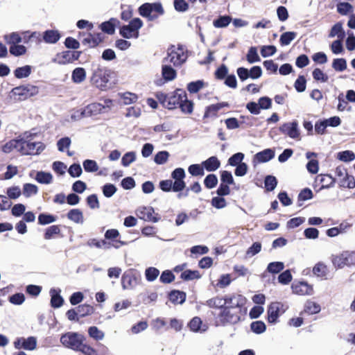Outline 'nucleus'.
<instances>
[{
  "instance_id": "21",
  "label": "nucleus",
  "mask_w": 355,
  "mask_h": 355,
  "mask_svg": "<svg viewBox=\"0 0 355 355\" xmlns=\"http://www.w3.org/2000/svg\"><path fill=\"white\" fill-rule=\"evenodd\" d=\"M60 37L61 35L57 30H47L43 33V40L48 44L56 43Z\"/></svg>"
},
{
  "instance_id": "18",
  "label": "nucleus",
  "mask_w": 355,
  "mask_h": 355,
  "mask_svg": "<svg viewBox=\"0 0 355 355\" xmlns=\"http://www.w3.org/2000/svg\"><path fill=\"white\" fill-rule=\"evenodd\" d=\"M275 157V151L270 148L265 149L254 155V160L259 163L267 162Z\"/></svg>"
},
{
  "instance_id": "14",
  "label": "nucleus",
  "mask_w": 355,
  "mask_h": 355,
  "mask_svg": "<svg viewBox=\"0 0 355 355\" xmlns=\"http://www.w3.org/2000/svg\"><path fill=\"white\" fill-rule=\"evenodd\" d=\"M284 306L280 302H272L268 309V320L270 323L277 322L279 316L285 311L283 309Z\"/></svg>"
},
{
  "instance_id": "36",
  "label": "nucleus",
  "mask_w": 355,
  "mask_h": 355,
  "mask_svg": "<svg viewBox=\"0 0 355 355\" xmlns=\"http://www.w3.org/2000/svg\"><path fill=\"white\" fill-rule=\"evenodd\" d=\"M179 107L184 114H191L193 112V103L187 99V94H185V97L182 98Z\"/></svg>"
},
{
  "instance_id": "38",
  "label": "nucleus",
  "mask_w": 355,
  "mask_h": 355,
  "mask_svg": "<svg viewBox=\"0 0 355 355\" xmlns=\"http://www.w3.org/2000/svg\"><path fill=\"white\" fill-rule=\"evenodd\" d=\"M31 67L29 65L18 67L14 71L15 76L17 78H26L31 74Z\"/></svg>"
},
{
  "instance_id": "7",
  "label": "nucleus",
  "mask_w": 355,
  "mask_h": 355,
  "mask_svg": "<svg viewBox=\"0 0 355 355\" xmlns=\"http://www.w3.org/2000/svg\"><path fill=\"white\" fill-rule=\"evenodd\" d=\"M38 88L32 85L16 87L11 90V94L17 101H24L38 94Z\"/></svg>"
},
{
  "instance_id": "58",
  "label": "nucleus",
  "mask_w": 355,
  "mask_h": 355,
  "mask_svg": "<svg viewBox=\"0 0 355 355\" xmlns=\"http://www.w3.org/2000/svg\"><path fill=\"white\" fill-rule=\"evenodd\" d=\"M337 11L340 15H345L353 11V7L349 3H338L337 4Z\"/></svg>"
},
{
  "instance_id": "37",
  "label": "nucleus",
  "mask_w": 355,
  "mask_h": 355,
  "mask_svg": "<svg viewBox=\"0 0 355 355\" xmlns=\"http://www.w3.org/2000/svg\"><path fill=\"white\" fill-rule=\"evenodd\" d=\"M297 33L295 32H286L284 33L279 39V42L282 46H287L296 37Z\"/></svg>"
},
{
  "instance_id": "12",
  "label": "nucleus",
  "mask_w": 355,
  "mask_h": 355,
  "mask_svg": "<svg viewBox=\"0 0 355 355\" xmlns=\"http://www.w3.org/2000/svg\"><path fill=\"white\" fill-rule=\"evenodd\" d=\"M21 151L22 155H37L42 151L44 146L42 142H29L21 139Z\"/></svg>"
},
{
  "instance_id": "19",
  "label": "nucleus",
  "mask_w": 355,
  "mask_h": 355,
  "mask_svg": "<svg viewBox=\"0 0 355 355\" xmlns=\"http://www.w3.org/2000/svg\"><path fill=\"white\" fill-rule=\"evenodd\" d=\"M104 109L105 106L102 104L94 103L84 107V112H85L86 116L89 117L100 114Z\"/></svg>"
},
{
  "instance_id": "24",
  "label": "nucleus",
  "mask_w": 355,
  "mask_h": 355,
  "mask_svg": "<svg viewBox=\"0 0 355 355\" xmlns=\"http://www.w3.org/2000/svg\"><path fill=\"white\" fill-rule=\"evenodd\" d=\"M202 166L207 171H215L220 166V162L216 157L212 156L202 162Z\"/></svg>"
},
{
  "instance_id": "31",
  "label": "nucleus",
  "mask_w": 355,
  "mask_h": 355,
  "mask_svg": "<svg viewBox=\"0 0 355 355\" xmlns=\"http://www.w3.org/2000/svg\"><path fill=\"white\" fill-rule=\"evenodd\" d=\"M170 300L174 304H182L186 299V294L180 291H173L169 294Z\"/></svg>"
},
{
  "instance_id": "11",
  "label": "nucleus",
  "mask_w": 355,
  "mask_h": 355,
  "mask_svg": "<svg viewBox=\"0 0 355 355\" xmlns=\"http://www.w3.org/2000/svg\"><path fill=\"white\" fill-rule=\"evenodd\" d=\"M279 130L284 135L291 139L300 141L301 139L300 130L297 121L285 123L279 128Z\"/></svg>"
},
{
  "instance_id": "44",
  "label": "nucleus",
  "mask_w": 355,
  "mask_h": 355,
  "mask_svg": "<svg viewBox=\"0 0 355 355\" xmlns=\"http://www.w3.org/2000/svg\"><path fill=\"white\" fill-rule=\"evenodd\" d=\"M76 310L80 317H85L86 315L92 314L94 312L93 306L86 304L79 305L76 308Z\"/></svg>"
},
{
  "instance_id": "25",
  "label": "nucleus",
  "mask_w": 355,
  "mask_h": 355,
  "mask_svg": "<svg viewBox=\"0 0 355 355\" xmlns=\"http://www.w3.org/2000/svg\"><path fill=\"white\" fill-rule=\"evenodd\" d=\"M21 141L19 139H12L7 142L2 148V150L5 153H9L15 149L17 152L21 151Z\"/></svg>"
},
{
  "instance_id": "50",
  "label": "nucleus",
  "mask_w": 355,
  "mask_h": 355,
  "mask_svg": "<svg viewBox=\"0 0 355 355\" xmlns=\"http://www.w3.org/2000/svg\"><path fill=\"white\" fill-rule=\"evenodd\" d=\"M85 171L89 173L96 172L98 170V166L94 160L86 159L83 163Z\"/></svg>"
},
{
  "instance_id": "49",
  "label": "nucleus",
  "mask_w": 355,
  "mask_h": 355,
  "mask_svg": "<svg viewBox=\"0 0 355 355\" xmlns=\"http://www.w3.org/2000/svg\"><path fill=\"white\" fill-rule=\"evenodd\" d=\"M312 198H313V193H312L311 190L308 188L304 189L303 190L301 191V192L298 195V199H297L298 206L300 207L302 205V201L311 199Z\"/></svg>"
},
{
  "instance_id": "32",
  "label": "nucleus",
  "mask_w": 355,
  "mask_h": 355,
  "mask_svg": "<svg viewBox=\"0 0 355 355\" xmlns=\"http://www.w3.org/2000/svg\"><path fill=\"white\" fill-rule=\"evenodd\" d=\"M162 76L166 81H170L175 78L176 71L171 66L164 64L162 66Z\"/></svg>"
},
{
  "instance_id": "42",
  "label": "nucleus",
  "mask_w": 355,
  "mask_h": 355,
  "mask_svg": "<svg viewBox=\"0 0 355 355\" xmlns=\"http://www.w3.org/2000/svg\"><path fill=\"white\" fill-rule=\"evenodd\" d=\"M277 184V180L275 176L267 175L265 178L264 185L268 191H273Z\"/></svg>"
},
{
  "instance_id": "1",
  "label": "nucleus",
  "mask_w": 355,
  "mask_h": 355,
  "mask_svg": "<svg viewBox=\"0 0 355 355\" xmlns=\"http://www.w3.org/2000/svg\"><path fill=\"white\" fill-rule=\"evenodd\" d=\"M246 298L242 295H225V306L217 317V325L234 324L247 313Z\"/></svg>"
},
{
  "instance_id": "23",
  "label": "nucleus",
  "mask_w": 355,
  "mask_h": 355,
  "mask_svg": "<svg viewBox=\"0 0 355 355\" xmlns=\"http://www.w3.org/2000/svg\"><path fill=\"white\" fill-rule=\"evenodd\" d=\"M86 78V71L83 67L74 69L71 73V80L76 84H80Z\"/></svg>"
},
{
  "instance_id": "8",
  "label": "nucleus",
  "mask_w": 355,
  "mask_h": 355,
  "mask_svg": "<svg viewBox=\"0 0 355 355\" xmlns=\"http://www.w3.org/2000/svg\"><path fill=\"white\" fill-rule=\"evenodd\" d=\"M143 26V22L139 18H135L131 20L128 25L123 26L120 29V34L125 38H137L139 37V29Z\"/></svg>"
},
{
  "instance_id": "64",
  "label": "nucleus",
  "mask_w": 355,
  "mask_h": 355,
  "mask_svg": "<svg viewBox=\"0 0 355 355\" xmlns=\"http://www.w3.org/2000/svg\"><path fill=\"white\" fill-rule=\"evenodd\" d=\"M340 186L344 187H347L349 189H353L355 187V179L354 176L346 175V176L340 182Z\"/></svg>"
},
{
  "instance_id": "40",
  "label": "nucleus",
  "mask_w": 355,
  "mask_h": 355,
  "mask_svg": "<svg viewBox=\"0 0 355 355\" xmlns=\"http://www.w3.org/2000/svg\"><path fill=\"white\" fill-rule=\"evenodd\" d=\"M284 268V264L281 261L270 263L267 266V272L272 274H277Z\"/></svg>"
},
{
  "instance_id": "2",
  "label": "nucleus",
  "mask_w": 355,
  "mask_h": 355,
  "mask_svg": "<svg viewBox=\"0 0 355 355\" xmlns=\"http://www.w3.org/2000/svg\"><path fill=\"white\" fill-rule=\"evenodd\" d=\"M110 76V70L98 64L93 69L90 81L92 85L103 90L107 87Z\"/></svg>"
},
{
  "instance_id": "52",
  "label": "nucleus",
  "mask_w": 355,
  "mask_h": 355,
  "mask_svg": "<svg viewBox=\"0 0 355 355\" xmlns=\"http://www.w3.org/2000/svg\"><path fill=\"white\" fill-rule=\"evenodd\" d=\"M26 52V48L24 45L15 44L10 46V53L15 56L24 55Z\"/></svg>"
},
{
  "instance_id": "16",
  "label": "nucleus",
  "mask_w": 355,
  "mask_h": 355,
  "mask_svg": "<svg viewBox=\"0 0 355 355\" xmlns=\"http://www.w3.org/2000/svg\"><path fill=\"white\" fill-rule=\"evenodd\" d=\"M82 35L85 36L82 40V44L87 47H95L102 42V35L101 33L93 35L90 33H80V36Z\"/></svg>"
},
{
  "instance_id": "5",
  "label": "nucleus",
  "mask_w": 355,
  "mask_h": 355,
  "mask_svg": "<svg viewBox=\"0 0 355 355\" xmlns=\"http://www.w3.org/2000/svg\"><path fill=\"white\" fill-rule=\"evenodd\" d=\"M331 262L335 268H343L345 266H352L355 265V252L345 250L340 254L331 257Z\"/></svg>"
},
{
  "instance_id": "45",
  "label": "nucleus",
  "mask_w": 355,
  "mask_h": 355,
  "mask_svg": "<svg viewBox=\"0 0 355 355\" xmlns=\"http://www.w3.org/2000/svg\"><path fill=\"white\" fill-rule=\"evenodd\" d=\"M200 275L198 270H187L181 274V278L184 281L200 279Z\"/></svg>"
},
{
  "instance_id": "53",
  "label": "nucleus",
  "mask_w": 355,
  "mask_h": 355,
  "mask_svg": "<svg viewBox=\"0 0 355 355\" xmlns=\"http://www.w3.org/2000/svg\"><path fill=\"white\" fill-rule=\"evenodd\" d=\"M188 171L193 176H202L205 174L203 166L200 164L190 165Z\"/></svg>"
},
{
  "instance_id": "47",
  "label": "nucleus",
  "mask_w": 355,
  "mask_h": 355,
  "mask_svg": "<svg viewBox=\"0 0 355 355\" xmlns=\"http://www.w3.org/2000/svg\"><path fill=\"white\" fill-rule=\"evenodd\" d=\"M88 334L91 338L96 340H103L105 336L104 333L95 326L89 328Z\"/></svg>"
},
{
  "instance_id": "61",
  "label": "nucleus",
  "mask_w": 355,
  "mask_h": 355,
  "mask_svg": "<svg viewBox=\"0 0 355 355\" xmlns=\"http://www.w3.org/2000/svg\"><path fill=\"white\" fill-rule=\"evenodd\" d=\"M204 184L207 189H212L215 187L218 184V178L214 174L208 175L205 180Z\"/></svg>"
},
{
  "instance_id": "9",
  "label": "nucleus",
  "mask_w": 355,
  "mask_h": 355,
  "mask_svg": "<svg viewBox=\"0 0 355 355\" xmlns=\"http://www.w3.org/2000/svg\"><path fill=\"white\" fill-rule=\"evenodd\" d=\"M186 92L182 89H177L173 93L164 96L162 101L164 107L169 110H172L179 107L183 98L185 97Z\"/></svg>"
},
{
  "instance_id": "29",
  "label": "nucleus",
  "mask_w": 355,
  "mask_h": 355,
  "mask_svg": "<svg viewBox=\"0 0 355 355\" xmlns=\"http://www.w3.org/2000/svg\"><path fill=\"white\" fill-rule=\"evenodd\" d=\"M206 304L210 308H217L223 310L225 306V296H216L211 298L206 302Z\"/></svg>"
},
{
  "instance_id": "27",
  "label": "nucleus",
  "mask_w": 355,
  "mask_h": 355,
  "mask_svg": "<svg viewBox=\"0 0 355 355\" xmlns=\"http://www.w3.org/2000/svg\"><path fill=\"white\" fill-rule=\"evenodd\" d=\"M294 292L300 295H311L313 288L306 282H300L299 284L293 286Z\"/></svg>"
},
{
  "instance_id": "3",
  "label": "nucleus",
  "mask_w": 355,
  "mask_h": 355,
  "mask_svg": "<svg viewBox=\"0 0 355 355\" xmlns=\"http://www.w3.org/2000/svg\"><path fill=\"white\" fill-rule=\"evenodd\" d=\"M139 12L142 17L148 18L149 21H154L164 13L162 5L159 2L144 3L139 7Z\"/></svg>"
},
{
  "instance_id": "60",
  "label": "nucleus",
  "mask_w": 355,
  "mask_h": 355,
  "mask_svg": "<svg viewBox=\"0 0 355 355\" xmlns=\"http://www.w3.org/2000/svg\"><path fill=\"white\" fill-rule=\"evenodd\" d=\"M261 250V243L259 242L254 243L246 251L245 256L252 257L258 254Z\"/></svg>"
},
{
  "instance_id": "63",
  "label": "nucleus",
  "mask_w": 355,
  "mask_h": 355,
  "mask_svg": "<svg viewBox=\"0 0 355 355\" xmlns=\"http://www.w3.org/2000/svg\"><path fill=\"white\" fill-rule=\"evenodd\" d=\"M175 279V276L171 270H166L162 272L159 280L162 283L169 284Z\"/></svg>"
},
{
  "instance_id": "46",
  "label": "nucleus",
  "mask_w": 355,
  "mask_h": 355,
  "mask_svg": "<svg viewBox=\"0 0 355 355\" xmlns=\"http://www.w3.org/2000/svg\"><path fill=\"white\" fill-rule=\"evenodd\" d=\"M314 275L320 277H325L327 274V266L322 263H318L313 268Z\"/></svg>"
},
{
  "instance_id": "28",
  "label": "nucleus",
  "mask_w": 355,
  "mask_h": 355,
  "mask_svg": "<svg viewBox=\"0 0 355 355\" xmlns=\"http://www.w3.org/2000/svg\"><path fill=\"white\" fill-rule=\"evenodd\" d=\"M67 217L69 220L76 223L83 224L84 222V217L83 212L78 209H73L67 214Z\"/></svg>"
},
{
  "instance_id": "22",
  "label": "nucleus",
  "mask_w": 355,
  "mask_h": 355,
  "mask_svg": "<svg viewBox=\"0 0 355 355\" xmlns=\"http://www.w3.org/2000/svg\"><path fill=\"white\" fill-rule=\"evenodd\" d=\"M189 327L192 331L205 332L207 329V326L203 324L199 317H194L189 323Z\"/></svg>"
},
{
  "instance_id": "33",
  "label": "nucleus",
  "mask_w": 355,
  "mask_h": 355,
  "mask_svg": "<svg viewBox=\"0 0 355 355\" xmlns=\"http://www.w3.org/2000/svg\"><path fill=\"white\" fill-rule=\"evenodd\" d=\"M317 180L322 184V189L329 188L335 183V179L330 175H318Z\"/></svg>"
},
{
  "instance_id": "35",
  "label": "nucleus",
  "mask_w": 355,
  "mask_h": 355,
  "mask_svg": "<svg viewBox=\"0 0 355 355\" xmlns=\"http://www.w3.org/2000/svg\"><path fill=\"white\" fill-rule=\"evenodd\" d=\"M35 180L41 184H50L53 181V176L50 173L39 171L37 173Z\"/></svg>"
},
{
  "instance_id": "15",
  "label": "nucleus",
  "mask_w": 355,
  "mask_h": 355,
  "mask_svg": "<svg viewBox=\"0 0 355 355\" xmlns=\"http://www.w3.org/2000/svg\"><path fill=\"white\" fill-rule=\"evenodd\" d=\"M154 209L152 207H141L137 210V216L146 221L157 223L159 217L154 216Z\"/></svg>"
},
{
  "instance_id": "4",
  "label": "nucleus",
  "mask_w": 355,
  "mask_h": 355,
  "mask_svg": "<svg viewBox=\"0 0 355 355\" xmlns=\"http://www.w3.org/2000/svg\"><path fill=\"white\" fill-rule=\"evenodd\" d=\"M168 56L164 62L173 63L175 67L181 66L187 59V54L182 46H171L168 49Z\"/></svg>"
},
{
  "instance_id": "17",
  "label": "nucleus",
  "mask_w": 355,
  "mask_h": 355,
  "mask_svg": "<svg viewBox=\"0 0 355 355\" xmlns=\"http://www.w3.org/2000/svg\"><path fill=\"white\" fill-rule=\"evenodd\" d=\"M81 54L80 51H66L58 55V63L66 64L77 60Z\"/></svg>"
},
{
  "instance_id": "54",
  "label": "nucleus",
  "mask_w": 355,
  "mask_h": 355,
  "mask_svg": "<svg viewBox=\"0 0 355 355\" xmlns=\"http://www.w3.org/2000/svg\"><path fill=\"white\" fill-rule=\"evenodd\" d=\"M247 60L250 64L260 61L256 47L252 46L250 48L247 54Z\"/></svg>"
},
{
  "instance_id": "62",
  "label": "nucleus",
  "mask_w": 355,
  "mask_h": 355,
  "mask_svg": "<svg viewBox=\"0 0 355 355\" xmlns=\"http://www.w3.org/2000/svg\"><path fill=\"white\" fill-rule=\"evenodd\" d=\"M338 158L343 162H350L355 159V154L351 150H345L338 153Z\"/></svg>"
},
{
  "instance_id": "39",
  "label": "nucleus",
  "mask_w": 355,
  "mask_h": 355,
  "mask_svg": "<svg viewBox=\"0 0 355 355\" xmlns=\"http://www.w3.org/2000/svg\"><path fill=\"white\" fill-rule=\"evenodd\" d=\"M38 188L36 185L31 183H26L23 186V194L25 197L29 198L33 195L37 194Z\"/></svg>"
},
{
  "instance_id": "55",
  "label": "nucleus",
  "mask_w": 355,
  "mask_h": 355,
  "mask_svg": "<svg viewBox=\"0 0 355 355\" xmlns=\"http://www.w3.org/2000/svg\"><path fill=\"white\" fill-rule=\"evenodd\" d=\"M159 270L154 267H149L145 271L146 278L148 282H153L157 279Z\"/></svg>"
},
{
  "instance_id": "6",
  "label": "nucleus",
  "mask_w": 355,
  "mask_h": 355,
  "mask_svg": "<svg viewBox=\"0 0 355 355\" xmlns=\"http://www.w3.org/2000/svg\"><path fill=\"white\" fill-rule=\"evenodd\" d=\"M84 340L83 336L75 332H67L60 338V342L65 347L76 351L80 349Z\"/></svg>"
},
{
  "instance_id": "59",
  "label": "nucleus",
  "mask_w": 355,
  "mask_h": 355,
  "mask_svg": "<svg viewBox=\"0 0 355 355\" xmlns=\"http://www.w3.org/2000/svg\"><path fill=\"white\" fill-rule=\"evenodd\" d=\"M136 159V153L135 152L126 153L121 159V164L123 166H128Z\"/></svg>"
},
{
  "instance_id": "51",
  "label": "nucleus",
  "mask_w": 355,
  "mask_h": 355,
  "mask_svg": "<svg viewBox=\"0 0 355 355\" xmlns=\"http://www.w3.org/2000/svg\"><path fill=\"white\" fill-rule=\"evenodd\" d=\"M7 197L8 199L15 200L21 195V191L18 186L11 187L7 189Z\"/></svg>"
},
{
  "instance_id": "26",
  "label": "nucleus",
  "mask_w": 355,
  "mask_h": 355,
  "mask_svg": "<svg viewBox=\"0 0 355 355\" xmlns=\"http://www.w3.org/2000/svg\"><path fill=\"white\" fill-rule=\"evenodd\" d=\"M119 23V20L114 18H111L109 21H105L101 24V30L110 35L114 33L115 26Z\"/></svg>"
},
{
  "instance_id": "13",
  "label": "nucleus",
  "mask_w": 355,
  "mask_h": 355,
  "mask_svg": "<svg viewBox=\"0 0 355 355\" xmlns=\"http://www.w3.org/2000/svg\"><path fill=\"white\" fill-rule=\"evenodd\" d=\"M14 346L17 349L23 348L26 350H34L37 347V338L34 336L18 338L14 342Z\"/></svg>"
},
{
  "instance_id": "30",
  "label": "nucleus",
  "mask_w": 355,
  "mask_h": 355,
  "mask_svg": "<svg viewBox=\"0 0 355 355\" xmlns=\"http://www.w3.org/2000/svg\"><path fill=\"white\" fill-rule=\"evenodd\" d=\"M228 106L229 104L225 102L211 105L206 108L204 117L207 118L212 115H216L219 110Z\"/></svg>"
},
{
  "instance_id": "34",
  "label": "nucleus",
  "mask_w": 355,
  "mask_h": 355,
  "mask_svg": "<svg viewBox=\"0 0 355 355\" xmlns=\"http://www.w3.org/2000/svg\"><path fill=\"white\" fill-rule=\"evenodd\" d=\"M232 21V18L228 15L220 16L217 19L213 21V25L216 28H225Z\"/></svg>"
},
{
  "instance_id": "41",
  "label": "nucleus",
  "mask_w": 355,
  "mask_h": 355,
  "mask_svg": "<svg viewBox=\"0 0 355 355\" xmlns=\"http://www.w3.org/2000/svg\"><path fill=\"white\" fill-rule=\"evenodd\" d=\"M321 308L319 304L312 302L308 301L306 302L304 306V311L308 313L309 314H315L320 311Z\"/></svg>"
},
{
  "instance_id": "48",
  "label": "nucleus",
  "mask_w": 355,
  "mask_h": 355,
  "mask_svg": "<svg viewBox=\"0 0 355 355\" xmlns=\"http://www.w3.org/2000/svg\"><path fill=\"white\" fill-rule=\"evenodd\" d=\"M335 36H337L340 39L343 38L345 36V33L340 23L336 24L331 29L329 37H334Z\"/></svg>"
},
{
  "instance_id": "43",
  "label": "nucleus",
  "mask_w": 355,
  "mask_h": 355,
  "mask_svg": "<svg viewBox=\"0 0 355 355\" xmlns=\"http://www.w3.org/2000/svg\"><path fill=\"white\" fill-rule=\"evenodd\" d=\"M5 41L11 45L18 44L22 41V38L17 33H12L4 36Z\"/></svg>"
},
{
  "instance_id": "20",
  "label": "nucleus",
  "mask_w": 355,
  "mask_h": 355,
  "mask_svg": "<svg viewBox=\"0 0 355 355\" xmlns=\"http://www.w3.org/2000/svg\"><path fill=\"white\" fill-rule=\"evenodd\" d=\"M60 289L51 288L50 290V295L51 297V305L53 308H59L63 304L64 300L60 295Z\"/></svg>"
},
{
  "instance_id": "57",
  "label": "nucleus",
  "mask_w": 355,
  "mask_h": 355,
  "mask_svg": "<svg viewBox=\"0 0 355 355\" xmlns=\"http://www.w3.org/2000/svg\"><path fill=\"white\" fill-rule=\"evenodd\" d=\"M332 67L337 71H343L347 68V62L344 58H336L333 61Z\"/></svg>"
},
{
  "instance_id": "56",
  "label": "nucleus",
  "mask_w": 355,
  "mask_h": 355,
  "mask_svg": "<svg viewBox=\"0 0 355 355\" xmlns=\"http://www.w3.org/2000/svg\"><path fill=\"white\" fill-rule=\"evenodd\" d=\"M169 155H170L167 151H159L155 155L154 161L157 164H164L167 162Z\"/></svg>"
},
{
  "instance_id": "10",
  "label": "nucleus",
  "mask_w": 355,
  "mask_h": 355,
  "mask_svg": "<svg viewBox=\"0 0 355 355\" xmlns=\"http://www.w3.org/2000/svg\"><path fill=\"white\" fill-rule=\"evenodd\" d=\"M139 281V273L134 269H129L121 277L122 288L124 290L132 289L138 284Z\"/></svg>"
}]
</instances>
